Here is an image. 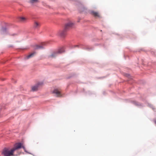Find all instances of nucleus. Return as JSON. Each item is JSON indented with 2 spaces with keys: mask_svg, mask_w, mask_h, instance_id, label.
Here are the masks:
<instances>
[{
  "mask_svg": "<svg viewBox=\"0 0 156 156\" xmlns=\"http://www.w3.org/2000/svg\"><path fill=\"white\" fill-rule=\"evenodd\" d=\"M14 151L12 149L5 148L3 151L2 154L4 156H15L17 155L14 154Z\"/></svg>",
  "mask_w": 156,
  "mask_h": 156,
  "instance_id": "1",
  "label": "nucleus"
},
{
  "mask_svg": "<svg viewBox=\"0 0 156 156\" xmlns=\"http://www.w3.org/2000/svg\"><path fill=\"white\" fill-rule=\"evenodd\" d=\"M64 51V48H62L60 49L58 51L56 52H53L52 54L49 56L50 58H54L57 56L59 54H61Z\"/></svg>",
  "mask_w": 156,
  "mask_h": 156,
  "instance_id": "2",
  "label": "nucleus"
},
{
  "mask_svg": "<svg viewBox=\"0 0 156 156\" xmlns=\"http://www.w3.org/2000/svg\"><path fill=\"white\" fill-rule=\"evenodd\" d=\"M23 148L25 151V147L23 146V144L20 143H18L16 144L14 146V147L12 148L13 151H15L21 148Z\"/></svg>",
  "mask_w": 156,
  "mask_h": 156,
  "instance_id": "3",
  "label": "nucleus"
},
{
  "mask_svg": "<svg viewBox=\"0 0 156 156\" xmlns=\"http://www.w3.org/2000/svg\"><path fill=\"white\" fill-rule=\"evenodd\" d=\"M74 25V23L71 22H69L66 23L65 25L64 28L67 30L71 28Z\"/></svg>",
  "mask_w": 156,
  "mask_h": 156,
  "instance_id": "4",
  "label": "nucleus"
},
{
  "mask_svg": "<svg viewBox=\"0 0 156 156\" xmlns=\"http://www.w3.org/2000/svg\"><path fill=\"white\" fill-rule=\"evenodd\" d=\"M43 84V83L42 82L38 83L36 85L32 87V90L33 91H37L38 90L39 87L40 86H41Z\"/></svg>",
  "mask_w": 156,
  "mask_h": 156,
  "instance_id": "5",
  "label": "nucleus"
},
{
  "mask_svg": "<svg viewBox=\"0 0 156 156\" xmlns=\"http://www.w3.org/2000/svg\"><path fill=\"white\" fill-rule=\"evenodd\" d=\"M53 93L55 94L57 97H60L62 96L61 91L57 89H55L52 92Z\"/></svg>",
  "mask_w": 156,
  "mask_h": 156,
  "instance_id": "6",
  "label": "nucleus"
},
{
  "mask_svg": "<svg viewBox=\"0 0 156 156\" xmlns=\"http://www.w3.org/2000/svg\"><path fill=\"white\" fill-rule=\"evenodd\" d=\"M66 30H65L64 28V30L62 31H59L58 33V34L61 37H64L66 35Z\"/></svg>",
  "mask_w": 156,
  "mask_h": 156,
  "instance_id": "7",
  "label": "nucleus"
},
{
  "mask_svg": "<svg viewBox=\"0 0 156 156\" xmlns=\"http://www.w3.org/2000/svg\"><path fill=\"white\" fill-rule=\"evenodd\" d=\"M91 13L95 17H100V16L98 12L92 11L91 12Z\"/></svg>",
  "mask_w": 156,
  "mask_h": 156,
  "instance_id": "8",
  "label": "nucleus"
},
{
  "mask_svg": "<svg viewBox=\"0 0 156 156\" xmlns=\"http://www.w3.org/2000/svg\"><path fill=\"white\" fill-rule=\"evenodd\" d=\"M18 20L20 22L23 23H26L27 21V18L24 17H20Z\"/></svg>",
  "mask_w": 156,
  "mask_h": 156,
  "instance_id": "9",
  "label": "nucleus"
},
{
  "mask_svg": "<svg viewBox=\"0 0 156 156\" xmlns=\"http://www.w3.org/2000/svg\"><path fill=\"white\" fill-rule=\"evenodd\" d=\"M45 43H42L41 45H36L35 48L36 49H42L43 48L44 46H45Z\"/></svg>",
  "mask_w": 156,
  "mask_h": 156,
  "instance_id": "10",
  "label": "nucleus"
},
{
  "mask_svg": "<svg viewBox=\"0 0 156 156\" xmlns=\"http://www.w3.org/2000/svg\"><path fill=\"white\" fill-rule=\"evenodd\" d=\"M40 26V23L37 22H35L34 24V27L35 28H38Z\"/></svg>",
  "mask_w": 156,
  "mask_h": 156,
  "instance_id": "11",
  "label": "nucleus"
},
{
  "mask_svg": "<svg viewBox=\"0 0 156 156\" xmlns=\"http://www.w3.org/2000/svg\"><path fill=\"white\" fill-rule=\"evenodd\" d=\"M7 32V30L5 28H3L1 30V33L2 34H5Z\"/></svg>",
  "mask_w": 156,
  "mask_h": 156,
  "instance_id": "12",
  "label": "nucleus"
},
{
  "mask_svg": "<svg viewBox=\"0 0 156 156\" xmlns=\"http://www.w3.org/2000/svg\"><path fill=\"white\" fill-rule=\"evenodd\" d=\"M35 54V52H34L30 54V55H27V58L28 59V58H30L33 57L34 55Z\"/></svg>",
  "mask_w": 156,
  "mask_h": 156,
  "instance_id": "13",
  "label": "nucleus"
},
{
  "mask_svg": "<svg viewBox=\"0 0 156 156\" xmlns=\"http://www.w3.org/2000/svg\"><path fill=\"white\" fill-rule=\"evenodd\" d=\"M39 2L38 0H30V2L31 3H34Z\"/></svg>",
  "mask_w": 156,
  "mask_h": 156,
  "instance_id": "14",
  "label": "nucleus"
},
{
  "mask_svg": "<svg viewBox=\"0 0 156 156\" xmlns=\"http://www.w3.org/2000/svg\"><path fill=\"white\" fill-rule=\"evenodd\" d=\"M16 35V34H13L11 35V36H15V35Z\"/></svg>",
  "mask_w": 156,
  "mask_h": 156,
  "instance_id": "15",
  "label": "nucleus"
},
{
  "mask_svg": "<svg viewBox=\"0 0 156 156\" xmlns=\"http://www.w3.org/2000/svg\"><path fill=\"white\" fill-rule=\"evenodd\" d=\"M155 122L156 124V120L155 121Z\"/></svg>",
  "mask_w": 156,
  "mask_h": 156,
  "instance_id": "16",
  "label": "nucleus"
}]
</instances>
